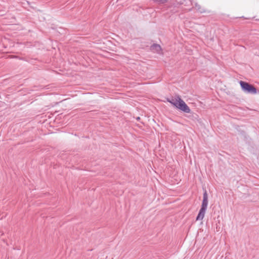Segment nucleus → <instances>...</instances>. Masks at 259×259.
Instances as JSON below:
<instances>
[{
	"mask_svg": "<svg viewBox=\"0 0 259 259\" xmlns=\"http://www.w3.org/2000/svg\"><path fill=\"white\" fill-rule=\"evenodd\" d=\"M239 84L242 90L244 93L250 94L257 93V90L253 85L242 80L239 81Z\"/></svg>",
	"mask_w": 259,
	"mask_h": 259,
	"instance_id": "3",
	"label": "nucleus"
},
{
	"mask_svg": "<svg viewBox=\"0 0 259 259\" xmlns=\"http://www.w3.org/2000/svg\"><path fill=\"white\" fill-rule=\"evenodd\" d=\"M150 50L158 54H161L162 53V51L161 46L157 44H153L150 47Z\"/></svg>",
	"mask_w": 259,
	"mask_h": 259,
	"instance_id": "4",
	"label": "nucleus"
},
{
	"mask_svg": "<svg viewBox=\"0 0 259 259\" xmlns=\"http://www.w3.org/2000/svg\"><path fill=\"white\" fill-rule=\"evenodd\" d=\"M136 119H137V120L139 121V120H140V117H137L136 118Z\"/></svg>",
	"mask_w": 259,
	"mask_h": 259,
	"instance_id": "6",
	"label": "nucleus"
},
{
	"mask_svg": "<svg viewBox=\"0 0 259 259\" xmlns=\"http://www.w3.org/2000/svg\"><path fill=\"white\" fill-rule=\"evenodd\" d=\"M15 57H16V56H13V57H12V58H15Z\"/></svg>",
	"mask_w": 259,
	"mask_h": 259,
	"instance_id": "7",
	"label": "nucleus"
},
{
	"mask_svg": "<svg viewBox=\"0 0 259 259\" xmlns=\"http://www.w3.org/2000/svg\"><path fill=\"white\" fill-rule=\"evenodd\" d=\"M208 205V196L206 191H205L203 194V200L201 204V207L198 214L196 217V221L202 220L205 215L206 210Z\"/></svg>",
	"mask_w": 259,
	"mask_h": 259,
	"instance_id": "2",
	"label": "nucleus"
},
{
	"mask_svg": "<svg viewBox=\"0 0 259 259\" xmlns=\"http://www.w3.org/2000/svg\"><path fill=\"white\" fill-rule=\"evenodd\" d=\"M195 7L196 10L198 12H200V13H204L206 12V10L204 8H201V6L197 3L195 4Z\"/></svg>",
	"mask_w": 259,
	"mask_h": 259,
	"instance_id": "5",
	"label": "nucleus"
},
{
	"mask_svg": "<svg viewBox=\"0 0 259 259\" xmlns=\"http://www.w3.org/2000/svg\"><path fill=\"white\" fill-rule=\"evenodd\" d=\"M166 101L175 106L176 108L183 111L184 113H190L191 109L187 104L179 96H177L176 98H167Z\"/></svg>",
	"mask_w": 259,
	"mask_h": 259,
	"instance_id": "1",
	"label": "nucleus"
}]
</instances>
